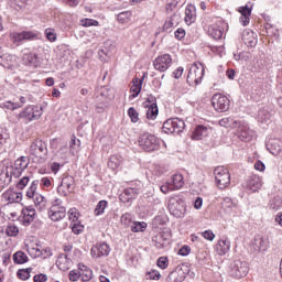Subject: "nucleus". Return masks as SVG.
Segmentation results:
<instances>
[{"label": "nucleus", "mask_w": 282, "mask_h": 282, "mask_svg": "<svg viewBox=\"0 0 282 282\" xmlns=\"http://www.w3.org/2000/svg\"><path fill=\"white\" fill-rule=\"evenodd\" d=\"M214 176L217 188L224 191L230 186V172L224 166H217L214 169Z\"/></svg>", "instance_id": "f257e3e1"}, {"label": "nucleus", "mask_w": 282, "mask_h": 282, "mask_svg": "<svg viewBox=\"0 0 282 282\" xmlns=\"http://www.w3.org/2000/svg\"><path fill=\"white\" fill-rule=\"evenodd\" d=\"M139 147L143 149V151H158L160 149V141L155 138V135L150 133L141 134L139 138Z\"/></svg>", "instance_id": "f03ea898"}, {"label": "nucleus", "mask_w": 282, "mask_h": 282, "mask_svg": "<svg viewBox=\"0 0 282 282\" xmlns=\"http://www.w3.org/2000/svg\"><path fill=\"white\" fill-rule=\"evenodd\" d=\"M169 210L173 217L180 218L183 215H186V203L177 196L171 197L169 202Z\"/></svg>", "instance_id": "7ed1b4c3"}, {"label": "nucleus", "mask_w": 282, "mask_h": 282, "mask_svg": "<svg viewBox=\"0 0 282 282\" xmlns=\"http://www.w3.org/2000/svg\"><path fill=\"white\" fill-rule=\"evenodd\" d=\"M204 78V65L194 63L192 64L188 75L187 83L188 85H199Z\"/></svg>", "instance_id": "20e7f679"}, {"label": "nucleus", "mask_w": 282, "mask_h": 282, "mask_svg": "<svg viewBox=\"0 0 282 282\" xmlns=\"http://www.w3.org/2000/svg\"><path fill=\"white\" fill-rule=\"evenodd\" d=\"M43 116V108L41 106H29L18 115V118L32 122V120H39Z\"/></svg>", "instance_id": "39448f33"}, {"label": "nucleus", "mask_w": 282, "mask_h": 282, "mask_svg": "<svg viewBox=\"0 0 282 282\" xmlns=\"http://www.w3.org/2000/svg\"><path fill=\"white\" fill-rule=\"evenodd\" d=\"M29 153L43 160L47 155V144L41 139H35L30 145Z\"/></svg>", "instance_id": "423d86ee"}, {"label": "nucleus", "mask_w": 282, "mask_h": 282, "mask_svg": "<svg viewBox=\"0 0 282 282\" xmlns=\"http://www.w3.org/2000/svg\"><path fill=\"white\" fill-rule=\"evenodd\" d=\"M212 105L216 111L224 113L230 109V99L221 94H215L212 98Z\"/></svg>", "instance_id": "0eeeda50"}, {"label": "nucleus", "mask_w": 282, "mask_h": 282, "mask_svg": "<svg viewBox=\"0 0 282 282\" xmlns=\"http://www.w3.org/2000/svg\"><path fill=\"white\" fill-rule=\"evenodd\" d=\"M248 262L241 260H235L231 264V275L235 279H243V276H248L249 272Z\"/></svg>", "instance_id": "6e6552de"}, {"label": "nucleus", "mask_w": 282, "mask_h": 282, "mask_svg": "<svg viewBox=\"0 0 282 282\" xmlns=\"http://www.w3.org/2000/svg\"><path fill=\"white\" fill-rule=\"evenodd\" d=\"M144 107H147V118L148 120H155L158 118V113H160V110L158 109V99L153 96H149Z\"/></svg>", "instance_id": "1a4fd4ad"}, {"label": "nucleus", "mask_w": 282, "mask_h": 282, "mask_svg": "<svg viewBox=\"0 0 282 282\" xmlns=\"http://www.w3.org/2000/svg\"><path fill=\"white\" fill-rule=\"evenodd\" d=\"M172 63H173V59L171 58V55L163 54L161 56H158L153 61V66H154V69H156L158 72H166V69L171 67Z\"/></svg>", "instance_id": "9d476101"}, {"label": "nucleus", "mask_w": 282, "mask_h": 282, "mask_svg": "<svg viewBox=\"0 0 282 282\" xmlns=\"http://www.w3.org/2000/svg\"><path fill=\"white\" fill-rule=\"evenodd\" d=\"M67 215V210L63 206L52 205L48 209V217L52 221H61V219H65Z\"/></svg>", "instance_id": "9b49d317"}, {"label": "nucleus", "mask_w": 282, "mask_h": 282, "mask_svg": "<svg viewBox=\"0 0 282 282\" xmlns=\"http://www.w3.org/2000/svg\"><path fill=\"white\" fill-rule=\"evenodd\" d=\"M36 217V210L32 207H25L22 209V214L20 216V223L22 226H31Z\"/></svg>", "instance_id": "f8f14e48"}, {"label": "nucleus", "mask_w": 282, "mask_h": 282, "mask_svg": "<svg viewBox=\"0 0 282 282\" xmlns=\"http://www.w3.org/2000/svg\"><path fill=\"white\" fill-rule=\"evenodd\" d=\"M111 252L109 245L106 242L95 245L91 250L90 254L94 259H100V257H107Z\"/></svg>", "instance_id": "ddd939ff"}, {"label": "nucleus", "mask_w": 282, "mask_h": 282, "mask_svg": "<svg viewBox=\"0 0 282 282\" xmlns=\"http://www.w3.org/2000/svg\"><path fill=\"white\" fill-rule=\"evenodd\" d=\"M251 248L256 252H265L270 248V240L265 237L257 236L251 243Z\"/></svg>", "instance_id": "4468645a"}, {"label": "nucleus", "mask_w": 282, "mask_h": 282, "mask_svg": "<svg viewBox=\"0 0 282 282\" xmlns=\"http://www.w3.org/2000/svg\"><path fill=\"white\" fill-rule=\"evenodd\" d=\"M263 186V180L259 175H251L246 182V188L252 193H257Z\"/></svg>", "instance_id": "2eb2a0df"}, {"label": "nucleus", "mask_w": 282, "mask_h": 282, "mask_svg": "<svg viewBox=\"0 0 282 282\" xmlns=\"http://www.w3.org/2000/svg\"><path fill=\"white\" fill-rule=\"evenodd\" d=\"M12 171H14V167L7 166L1 170L0 173V187L6 188V186H10V182H12Z\"/></svg>", "instance_id": "dca6fc26"}, {"label": "nucleus", "mask_w": 282, "mask_h": 282, "mask_svg": "<svg viewBox=\"0 0 282 282\" xmlns=\"http://www.w3.org/2000/svg\"><path fill=\"white\" fill-rule=\"evenodd\" d=\"M23 195L19 192H14V189H8L2 194V202H7L8 204H19L21 202Z\"/></svg>", "instance_id": "f3484780"}, {"label": "nucleus", "mask_w": 282, "mask_h": 282, "mask_svg": "<svg viewBox=\"0 0 282 282\" xmlns=\"http://www.w3.org/2000/svg\"><path fill=\"white\" fill-rule=\"evenodd\" d=\"M267 149L272 155H280L282 151V140L281 139H270L267 142Z\"/></svg>", "instance_id": "a211bd4d"}, {"label": "nucleus", "mask_w": 282, "mask_h": 282, "mask_svg": "<svg viewBox=\"0 0 282 282\" xmlns=\"http://www.w3.org/2000/svg\"><path fill=\"white\" fill-rule=\"evenodd\" d=\"M237 135L242 142H250V140H252L254 137V132L247 126H241L237 130Z\"/></svg>", "instance_id": "6ab92c4d"}, {"label": "nucleus", "mask_w": 282, "mask_h": 282, "mask_svg": "<svg viewBox=\"0 0 282 282\" xmlns=\"http://www.w3.org/2000/svg\"><path fill=\"white\" fill-rule=\"evenodd\" d=\"M10 36L13 43H21V41H32V39H34L36 34L30 31H24L21 33H17V32L11 33Z\"/></svg>", "instance_id": "aec40b11"}, {"label": "nucleus", "mask_w": 282, "mask_h": 282, "mask_svg": "<svg viewBox=\"0 0 282 282\" xmlns=\"http://www.w3.org/2000/svg\"><path fill=\"white\" fill-rule=\"evenodd\" d=\"M216 252L220 257H224V254H228V252H230V239L221 238L220 240H218L216 245Z\"/></svg>", "instance_id": "412c9836"}, {"label": "nucleus", "mask_w": 282, "mask_h": 282, "mask_svg": "<svg viewBox=\"0 0 282 282\" xmlns=\"http://www.w3.org/2000/svg\"><path fill=\"white\" fill-rule=\"evenodd\" d=\"M210 127L208 126H197L192 134V140H202V138H207L210 134Z\"/></svg>", "instance_id": "4be33fe9"}, {"label": "nucleus", "mask_w": 282, "mask_h": 282, "mask_svg": "<svg viewBox=\"0 0 282 282\" xmlns=\"http://www.w3.org/2000/svg\"><path fill=\"white\" fill-rule=\"evenodd\" d=\"M29 165L30 159L28 156H20L18 160H15L13 169L17 171L18 175H21Z\"/></svg>", "instance_id": "5701e85b"}, {"label": "nucleus", "mask_w": 282, "mask_h": 282, "mask_svg": "<svg viewBox=\"0 0 282 282\" xmlns=\"http://www.w3.org/2000/svg\"><path fill=\"white\" fill-rule=\"evenodd\" d=\"M0 65L6 69H12L17 65V57L8 53L0 56Z\"/></svg>", "instance_id": "b1692460"}, {"label": "nucleus", "mask_w": 282, "mask_h": 282, "mask_svg": "<svg viewBox=\"0 0 282 282\" xmlns=\"http://www.w3.org/2000/svg\"><path fill=\"white\" fill-rule=\"evenodd\" d=\"M78 270L83 282L91 281L94 279V272L91 271V269H89V267L79 263Z\"/></svg>", "instance_id": "393cba45"}, {"label": "nucleus", "mask_w": 282, "mask_h": 282, "mask_svg": "<svg viewBox=\"0 0 282 282\" xmlns=\"http://www.w3.org/2000/svg\"><path fill=\"white\" fill-rule=\"evenodd\" d=\"M144 80V77L142 79L134 77L132 79V86L130 88V91L132 95H130V98H138L140 96V91H142V83Z\"/></svg>", "instance_id": "a878e982"}, {"label": "nucleus", "mask_w": 282, "mask_h": 282, "mask_svg": "<svg viewBox=\"0 0 282 282\" xmlns=\"http://www.w3.org/2000/svg\"><path fill=\"white\" fill-rule=\"evenodd\" d=\"M185 279H186V273L184 272V270L176 269L169 274L166 281L167 282H184Z\"/></svg>", "instance_id": "bb28decb"}, {"label": "nucleus", "mask_w": 282, "mask_h": 282, "mask_svg": "<svg viewBox=\"0 0 282 282\" xmlns=\"http://www.w3.org/2000/svg\"><path fill=\"white\" fill-rule=\"evenodd\" d=\"M242 41L248 47H254V45H257V34L249 30L243 31Z\"/></svg>", "instance_id": "cd10ccee"}, {"label": "nucleus", "mask_w": 282, "mask_h": 282, "mask_svg": "<svg viewBox=\"0 0 282 282\" xmlns=\"http://www.w3.org/2000/svg\"><path fill=\"white\" fill-rule=\"evenodd\" d=\"M239 12L241 14L240 22L242 23V25H248L250 23L252 9L248 6H245V7H240Z\"/></svg>", "instance_id": "c85d7f7f"}, {"label": "nucleus", "mask_w": 282, "mask_h": 282, "mask_svg": "<svg viewBox=\"0 0 282 282\" xmlns=\"http://www.w3.org/2000/svg\"><path fill=\"white\" fill-rule=\"evenodd\" d=\"M197 19V14L195 11L194 6H187L185 9V23L186 25H192V23H195V20Z\"/></svg>", "instance_id": "c756f323"}, {"label": "nucleus", "mask_w": 282, "mask_h": 282, "mask_svg": "<svg viewBox=\"0 0 282 282\" xmlns=\"http://www.w3.org/2000/svg\"><path fill=\"white\" fill-rule=\"evenodd\" d=\"M23 62L25 65H31L32 67H39L41 65V59H39V55L34 53L24 54Z\"/></svg>", "instance_id": "7c9ffc66"}, {"label": "nucleus", "mask_w": 282, "mask_h": 282, "mask_svg": "<svg viewBox=\"0 0 282 282\" xmlns=\"http://www.w3.org/2000/svg\"><path fill=\"white\" fill-rule=\"evenodd\" d=\"M26 252H29L30 257H33V259L43 256V251L41 250V246H39V243L26 245Z\"/></svg>", "instance_id": "2f4dec72"}, {"label": "nucleus", "mask_w": 282, "mask_h": 282, "mask_svg": "<svg viewBox=\"0 0 282 282\" xmlns=\"http://www.w3.org/2000/svg\"><path fill=\"white\" fill-rule=\"evenodd\" d=\"M20 101L14 102V101H6L2 104V107L4 109H10L11 111H14V109H21L22 106L25 105V97L21 96L19 98Z\"/></svg>", "instance_id": "473e14b6"}, {"label": "nucleus", "mask_w": 282, "mask_h": 282, "mask_svg": "<svg viewBox=\"0 0 282 282\" xmlns=\"http://www.w3.org/2000/svg\"><path fill=\"white\" fill-rule=\"evenodd\" d=\"M208 34L209 36H212V39L219 41V39L224 36V29H221L220 26H217V24H212L208 28Z\"/></svg>", "instance_id": "72a5a7b5"}, {"label": "nucleus", "mask_w": 282, "mask_h": 282, "mask_svg": "<svg viewBox=\"0 0 282 282\" xmlns=\"http://www.w3.org/2000/svg\"><path fill=\"white\" fill-rule=\"evenodd\" d=\"M170 184H172L174 191H180L184 186V176L182 174L172 175Z\"/></svg>", "instance_id": "f704fd0d"}, {"label": "nucleus", "mask_w": 282, "mask_h": 282, "mask_svg": "<svg viewBox=\"0 0 282 282\" xmlns=\"http://www.w3.org/2000/svg\"><path fill=\"white\" fill-rule=\"evenodd\" d=\"M4 232L7 237H19V227L14 224H9L6 227Z\"/></svg>", "instance_id": "c9c22d12"}, {"label": "nucleus", "mask_w": 282, "mask_h": 282, "mask_svg": "<svg viewBox=\"0 0 282 282\" xmlns=\"http://www.w3.org/2000/svg\"><path fill=\"white\" fill-rule=\"evenodd\" d=\"M13 261L18 264L28 263V254L23 251H18L13 254Z\"/></svg>", "instance_id": "e433bc0d"}, {"label": "nucleus", "mask_w": 282, "mask_h": 282, "mask_svg": "<svg viewBox=\"0 0 282 282\" xmlns=\"http://www.w3.org/2000/svg\"><path fill=\"white\" fill-rule=\"evenodd\" d=\"M121 162H122V158H120L118 155H111L108 161V166H109V169H112V171H116V169H118V166H120Z\"/></svg>", "instance_id": "4c0bfd02"}, {"label": "nucleus", "mask_w": 282, "mask_h": 282, "mask_svg": "<svg viewBox=\"0 0 282 282\" xmlns=\"http://www.w3.org/2000/svg\"><path fill=\"white\" fill-rule=\"evenodd\" d=\"M184 127H186V123L184 122V120L180 118H174V123H173L174 133H182V131H184Z\"/></svg>", "instance_id": "58836bf2"}, {"label": "nucleus", "mask_w": 282, "mask_h": 282, "mask_svg": "<svg viewBox=\"0 0 282 282\" xmlns=\"http://www.w3.org/2000/svg\"><path fill=\"white\" fill-rule=\"evenodd\" d=\"M36 188H39V180L33 181L26 191V197H29V199H32V197L39 194L36 193Z\"/></svg>", "instance_id": "ea45409f"}, {"label": "nucleus", "mask_w": 282, "mask_h": 282, "mask_svg": "<svg viewBox=\"0 0 282 282\" xmlns=\"http://www.w3.org/2000/svg\"><path fill=\"white\" fill-rule=\"evenodd\" d=\"M31 199H33L35 206L40 207V210H43V208H45V204H46L47 199H45L43 195L37 194L34 197H32Z\"/></svg>", "instance_id": "a19ab883"}, {"label": "nucleus", "mask_w": 282, "mask_h": 282, "mask_svg": "<svg viewBox=\"0 0 282 282\" xmlns=\"http://www.w3.org/2000/svg\"><path fill=\"white\" fill-rule=\"evenodd\" d=\"M59 186H63L64 188H67V191L74 189V177L73 176H65L62 180V183Z\"/></svg>", "instance_id": "79ce46f5"}, {"label": "nucleus", "mask_w": 282, "mask_h": 282, "mask_svg": "<svg viewBox=\"0 0 282 282\" xmlns=\"http://www.w3.org/2000/svg\"><path fill=\"white\" fill-rule=\"evenodd\" d=\"M155 247L159 249L164 248L166 246V238H164V234H159L153 239Z\"/></svg>", "instance_id": "37998d69"}, {"label": "nucleus", "mask_w": 282, "mask_h": 282, "mask_svg": "<svg viewBox=\"0 0 282 282\" xmlns=\"http://www.w3.org/2000/svg\"><path fill=\"white\" fill-rule=\"evenodd\" d=\"M107 206H108L107 200H100L95 208L96 217H99V215H105V210Z\"/></svg>", "instance_id": "c03bdc74"}, {"label": "nucleus", "mask_w": 282, "mask_h": 282, "mask_svg": "<svg viewBox=\"0 0 282 282\" xmlns=\"http://www.w3.org/2000/svg\"><path fill=\"white\" fill-rule=\"evenodd\" d=\"M144 230H147V223L144 221L133 223V225H131L132 232H144Z\"/></svg>", "instance_id": "a18cd8bd"}, {"label": "nucleus", "mask_w": 282, "mask_h": 282, "mask_svg": "<svg viewBox=\"0 0 282 282\" xmlns=\"http://www.w3.org/2000/svg\"><path fill=\"white\" fill-rule=\"evenodd\" d=\"M173 124H174V118L173 119H167L163 123V131L165 133H175V129H173Z\"/></svg>", "instance_id": "49530a36"}, {"label": "nucleus", "mask_w": 282, "mask_h": 282, "mask_svg": "<svg viewBox=\"0 0 282 282\" xmlns=\"http://www.w3.org/2000/svg\"><path fill=\"white\" fill-rule=\"evenodd\" d=\"M32 273V268H28V269H20L18 271V276L19 279H21L22 281H28V279H30V274Z\"/></svg>", "instance_id": "de8ad7c7"}, {"label": "nucleus", "mask_w": 282, "mask_h": 282, "mask_svg": "<svg viewBox=\"0 0 282 282\" xmlns=\"http://www.w3.org/2000/svg\"><path fill=\"white\" fill-rule=\"evenodd\" d=\"M128 116L131 119V122H138V120H140V113H138V110L133 107L128 109Z\"/></svg>", "instance_id": "09e8293b"}, {"label": "nucleus", "mask_w": 282, "mask_h": 282, "mask_svg": "<svg viewBox=\"0 0 282 282\" xmlns=\"http://www.w3.org/2000/svg\"><path fill=\"white\" fill-rule=\"evenodd\" d=\"M44 34L47 39V41H50L51 43L56 42V32H54V29L48 28L44 31Z\"/></svg>", "instance_id": "8fccbe9b"}, {"label": "nucleus", "mask_w": 282, "mask_h": 282, "mask_svg": "<svg viewBox=\"0 0 282 282\" xmlns=\"http://www.w3.org/2000/svg\"><path fill=\"white\" fill-rule=\"evenodd\" d=\"M270 208L271 210H279L280 208H282V199L279 197L273 198L270 202Z\"/></svg>", "instance_id": "3c124183"}, {"label": "nucleus", "mask_w": 282, "mask_h": 282, "mask_svg": "<svg viewBox=\"0 0 282 282\" xmlns=\"http://www.w3.org/2000/svg\"><path fill=\"white\" fill-rule=\"evenodd\" d=\"M158 267L161 268V270H166L169 268V258L166 257H160L156 262Z\"/></svg>", "instance_id": "603ef678"}, {"label": "nucleus", "mask_w": 282, "mask_h": 282, "mask_svg": "<svg viewBox=\"0 0 282 282\" xmlns=\"http://www.w3.org/2000/svg\"><path fill=\"white\" fill-rule=\"evenodd\" d=\"M219 124L220 127H225L226 129H228L229 127H232L235 124V121L231 118H223L219 120Z\"/></svg>", "instance_id": "864d4df0"}, {"label": "nucleus", "mask_w": 282, "mask_h": 282, "mask_svg": "<svg viewBox=\"0 0 282 282\" xmlns=\"http://www.w3.org/2000/svg\"><path fill=\"white\" fill-rule=\"evenodd\" d=\"M76 147H80V140L76 139V135L73 134L69 141V148L72 153H74V149H76Z\"/></svg>", "instance_id": "5fc2aeb1"}, {"label": "nucleus", "mask_w": 282, "mask_h": 282, "mask_svg": "<svg viewBox=\"0 0 282 282\" xmlns=\"http://www.w3.org/2000/svg\"><path fill=\"white\" fill-rule=\"evenodd\" d=\"M129 17H131V12H121L118 14L117 20L119 21V23H127V21H129Z\"/></svg>", "instance_id": "6e6d98bb"}, {"label": "nucleus", "mask_w": 282, "mask_h": 282, "mask_svg": "<svg viewBox=\"0 0 282 282\" xmlns=\"http://www.w3.org/2000/svg\"><path fill=\"white\" fill-rule=\"evenodd\" d=\"M28 184H30V176H24V177H22V178L18 182L17 188H20V191H23V188L26 187Z\"/></svg>", "instance_id": "4d7b16f0"}, {"label": "nucleus", "mask_w": 282, "mask_h": 282, "mask_svg": "<svg viewBox=\"0 0 282 282\" xmlns=\"http://www.w3.org/2000/svg\"><path fill=\"white\" fill-rule=\"evenodd\" d=\"M200 235L207 241H215V234L210 229L203 231Z\"/></svg>", "instance_id": "13d9d810"}, {"label": "nucleus", "mask_w": 282, "mask_h": 282, "mask_svg": "<svg viewBox=\"0 0 282 282\" xmlns=\"http://www.w3.org/2000/svg\"><path fill=\"white\" fill-rule=\"evenodd\" d=\"M160 188L161 192L164 193V195H166V193H171V191H175L173 185L171 184V181H167L166 184L162 185Z\"/></svg>", "instance_id": "bf43d9fd"}, {"label": "nucleus", "mask_w": 282, "mask_h": 282, "mask_svg": "<svg viewBox=\"0 0 282 282\" xmlns=\"http://www.w3.org/2000/svg\"><path fill=\"white\" fill-rule=\"evenodd\" d=\"M68 276H69V281H78V279L80 278V270H72L69 273H68Z\"/></svg>", "instance_id": "052dcab7"}, {"label": "nucleus", "mask_w": 282, "mask_h": 282, "mask_svg": "<svg viewBox=\"0 0 282 282\" xmlns=\"http://www.w3.org/2000/svg\"><path fill=\"white\" fill-rule=\"evenodd\" d=\"M82 25L84 28H91V25H98V21L96 20H91V19H84L82 20Z\"/></svg>", "instance_id": "680f3d73"}, {"label": "nucleus", "mask_w": 282, "mask_h": 282, "mask_svg": "<svg viewBox=\"0 0 282 282\" xmlns=\"http://www.w3.org/2000/svg\"><path fill=\"white\" fill-rule=\"evenodd\" d=\"M72 231L74 232V235H80L83 231V225L80 224H73L70 225Z\"/></svg>", "instance_id": "e2e57ef3"}, {"label": "nucleus", "mask_w": 282, "mask_h": 282, "mask_svg": "<svg viewBox=\"0 0 282 282\" xmlns=\"http://www.w3.org/2000/svg\"><path fill=\"white\" fill-rule=\"evenodd\" d=\"M174 36L177 39V41H182V39L186 36V31L184 29H177L174 33Z\"/></svg>", "instance_id": "0e129e2a"}, {"label": "nucleus", "mask_w": 282, "mask_h": 282, "mask_svg": "<svg viewBox=\"0 0 282 282\" xmlns=\"http://www.w3.org/2000/svg\"><path fill=\"white\" fill-rule=\"evenodd\" d=\"M121 224L123 226H129L131 224V214H123L121 216Z\"/></svg>", "instance_id": "69168bd1"}, {"label": "nucleus", "mask_w": 282, "mask_h": 282, "mask_svg": "<svg viewBox=\"0 0 282 282\" xmlns=\"http://www.w3.org/2000/svg\"><path fill=\"white\" fill-rule=\"evenodd\" d=\"M178 254L181 257H188V254H191V248L188 246H183L180 250H178Z\"/></svg>", "instance_id": "338daca9"}, {"label": "nucleus", "mask_w": 282, "mask_h": 282, "mask_svg": "<svg viewBox=\"0 0 282 282\" xmlns=\"http://www.w3.org/2000/svg\"><path fill=\"white\" fill-rule=\"evenodd\" d=\"M33 281L34 282H45V281H47V275L43 274V273L36 274V275H34Z\"/></svg>", "instance_id": "774afa93"}]
</instances>
